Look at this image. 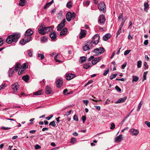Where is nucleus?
Masks as SVG:
<instances>
[{
  "mask_svg": "<svg viewBox=\"0 0 150 150\" xmlns=\"http://www.w3.org/2000/svg\"><path fill=\"white\" fill-rule=\"evenodd\" d=\"M50 36L51 39L53 40H55L56 38V33L55 31L51 33L50 34Z\"/></svg>",
  "mask_w": 150,
  "mask_h": 150,
  "instance_id": "f3484780",
  "label": "nucleus"
},
{
  "mask_svg": "<svg viewBox=\"0 0 150 150\" xmlns=\"http://www.w3.org/2000/svg\"><path fill=\"white\" fill-rule=\"evenodd\" d=\"M58 55V54H57L55 57H54V59L56 62H62V61L61 60H59L57 59V57Z\"/></svg>",
  "mask_w": 150,
  "mask_h": 150,
  "instance_id": "49530a36",
  "label": "nucleus"
},
{
  "mask_svg": "<svg viewBox=\"0 0 150 150\" xmlns=\"http://www.w3.org/2000/svg\"><path fill=\"white\" fill-rule=\"evenodd\" d=\"M83 49L84 51H86L90 49L88 45L86 42L85 43L84 45H83Z\"/></svg>",
  "mask_w": 150,
  "mask_h": 150,
  "instance_id": "6ab92c4d",
  "label": "nucleus"
},
{
  "mask_svg": "<svg viewBox=\"0 0 150 150\" xmlns=\"http://www.w3.org/2000/svg\"><path fill=\"white\" fill-rule=\"evenodd\" d=\"M121 29L119 28L118 31L117 32L116 34V38H117L118 36L121 33Z\"/></svg>",
  "mask_w": 150,
  "mask_h": 150,
  "instance_id": "3c124183",
  "label": "nucleus"
},
{
  "mask_svg": "<svg viewBox=\"0 0 150 150\" xmlns=\"http://www.w3.org/2000/svg\"><path fill=\"white\" fill-rule=\"evenodd\" d=\"M33 32L31 30L28 29L25 32V35H30L31 36V35L33 34Z\"/></svg>",
  "mask_w": 150,
  "mask_h": 150,
  "instance_id": "b1692460",
  "label": "nucleus"
},
{
  "mask_svg": "<svg viewBox=\"0 0 150 150\" xmlns=\"http://www.w3.org/2000/svg\"><path fill=\"white\" fill-rule=\"evenodd\" d=\"M117 74H116L112 75L110 77V79L111 80H112L113 79L115 78L117 76Z\"/></svg>",
  "mask_w": 150,
  "mask_h": 150,
  "instance_id": "09e8293b",
  "label": "nucleus"
},
{
  "mask_svg": "<svg viewBox=\"0 0 150 150\" xmlns=\"http://www.w3.org/2000/svg\"><path fill=\"white\" fill-rule=\"evenodd\" d=\"M99 50L100 54H103L104 52L105 49L103 47H100L99 49Z\"/></svg>",
  "mask_w": 150,
  "mask_h": 150,
  "instance_id": "e433bc0d",
  "label": "nucleus"
},
{
  "mask_svg": "<svg viewBox=\"0 0 150 150\" xmlns=\"http://www.w3.org/2000/svg\"><path fill=\"white\" fill-rule=\"evenodd\" d=\"M45 33L52 29L51 26H49L47 27H45Z\"/></svg>",
  "mask_w": 150,
  "mask_h": 150,
  "instance_id": "bb28decb",
  "label": "nucleus"
},
{
  "mask_svg": "<svg viewBox=\"0 0 150 150\" xmlns=\"http://www.w3.org/2000/svg\"><path fill=\"white\" fill-rule=\"evenodd\" d=\"M105 21V19L103 15H100L99 17L98 22L100 24H104Z\"/></svg>",
  "mask_w": 150,
  "mask_h": 150,
  "instance_id": "9b49d317",
  "label": "nucleus"
},
{
  "mask_svg": "<svg viewBox=\"0 0 150 150\" xmlns=\"http://www.w3.org/2000/svg\"><path fill=\"white\" fill-rule=\"evenodd\" d=\"M76 141V139L74 138L73 137L71 138L70 140V142L72 143H75Z\"/></svg>",
  "mask_w": 150,
  "mask_h": 150,
  "instance_id": "de8ad7c7",
  "label": "nucleus"
},
{
  "mask_svg": "<svg viewBox=\"0 0 150 150\" xmlns=\"http://www.w3.org/2000/svg\"><path fill=\"white\" fill-rule=\"evenodd\" d=\"M37 57H40V59L41 60L43 59L44 58V56L43 54H40L39 53L38 54Z\"/></svg>",
  "mask_w": 150,
  "mask_h": 150,
  "instance_id": "37998d69",
  "label": "nucleus"
},
{
  "mask_svg": "<svg viewBox=\"0 0 150 150\" xmlns=\"http://www.w3.org/2000/svg\"><path fill=\"white\" fill-rule=\"evenodd\" d=\"M66 6L68 8H71L72 6V3L71 1H69L67 4Z\"/></svg>",
  "mask_w": 150,
  "mask_h": 150,
  "instance_id": "7c9ffc66",
  "label": "nucleus"
},
{
  "mask_svg": "<svg viewBox=\"0 0 150 150\" xmlns=\"http://www.w3.org/2000/svg\"><path fill=\"white\" fill-rule=\"evenodd\" d=\"M92 52L94 53V55L97 56L100 54L99 48H97L94 49Z\"/></svg>",
  "mask_w": 150,
  "mask_h": 150,
  "instance_id": "4be33fe9",
  "label": "nucleus"
},
{
  "mask_svg": "<svg viewBox=\"0 0 150 150\" xmlns=\"http://www.w3.org/2000/svg\"><path fill=\"white\" fill-rule=\"evenodd\" d=\"M76 75L75 74H72L71 73L66 74V79L67 80H70L76 77Z\"/></svg>",
  "mask_w": 150,
  "mask_h": 150,
  "instance_id": "423d86ee",
  "label": "nucleus"
},
{
  "mask_svg": "<svg viewBox=\"0 0 150 150\" xmlns=\"http://www.w3.org/2000/svg\"><path fill=\"white\" fill-rule=\"evenodd\" d=\"M123 13H122L120 14L118 17L119 20H120L121 18L123 19Z\"/></svg>",
  "mask_w": 150,
  "mask_h": 150,
  "instance_id": "0e129e2a",
  "label": "nucleus"
},
{
  "mask_svg": "<svg viewBox=\"0 0 150 150\" xmlns=\"http://www.w3.org/2000/svg\"><path fill=\"white\" fill-rule=\"evenodd\" d=\"M145 124L147 126L150 127V122L148 121H145L144 122Z\"/></svg>",
  "mask_w": 150,
  "mask_h": 150,
  "instance_id": "bf43d9fd",
  "label": "nucleus"
},
{
  "mask_svg": "<svg viewBox=\"0 0 150 150\" xmlns=\"http://www.w3.org/2000/svg\"><path fill=\"white\" fill-rule=\"evenodd\" d=\"M86 31L84 30H82L79 34V37L80 39H82L84 37L86 34Z\"/></svg>",
  "mask_w": 150,
  "mask_h": 150,
  "instance_id": "f8f14e48",
  "label": "nucleus"
},
{
  "mask_svg": "<svg viewBox=\"0 0 150 150\" xmlns=\"http://www.w3.org/2000/svg\"><path fill=\"white\" fill-rule=\"evenodd\" d=\"M28 53L30 57H32L33 53V51L32 50H29L28 51Z\"/></svg>",
  "mask_w": 150,
  "mask_h": 150,
  "instance_id": "79ce46f5",
  "label": "nucleus"
},
{
  "mask_svg": "<svg viewBox=\"0 0 150 150\" xmlns=\"http://www.w3.org/2000/svg\"><path fill=\"white\" fill-rule=\"evenodd\" d=\"M94 107L98 110H100V107L99 106H95Z\"/></svg>",
  "mask_w": 150,
  "mask_h": 150,
  "instance_id": "774afa93",
  "label": "nucleus"
},
{
  "mask_svg": "<svg viewBox=\"0 0 150 150\" xmlns=\"http://www.w3.org/2000/svg\"><path fill=\"white\" fill-rule=\"evenodd\" d=\"M129 130L130 133L132 135L136 136L139 133V132L137 129L132 128Z\"/></svg>",
  "mask_w": 150,
  "mask_h": 150,
  "instance_id": "0eeeda50",
  "label": "nucleus"
},
{
  "mask_svg": "<svg viewBox=\"0 0 150 150\" xmlns=\"http://www.w3.org/2000/svg\"><path fill=\"white\" fill-rule=\"evenodd\" d=\"M142 62L141 60L138 61L137 62V67L138 68H140L142 65Z\"/></svg>",
  "mask_w": 150,
  "mask_h": 150,
  "instance_id": "c03bdc74",
  "label": "nucleus"
},
{
  "mask_svg": "<svg viewBox=\"0 0 150 150\" xmlns=\"http://www.w3.org/2000/svg\"><path fill=\"white\" fill-rule=\"evenodd\" d=\"M115 89L116 90L118 91H121V88H119L118 86H116L115 87Z\"/></svg>",
  "mask_w": 150,
  "mask_h": 150,
  "instance_id": "052dcab7",
  "label": "nucleus"
},
{
  "mask_svg": "<svg viewBox=\"0 0 150 150\" xmlns=\"http://www.w3.org/2000/svg\"><path fill=\"white\" fill-rule=\"evenodd\" d=\"M53 0H52L50 2L47 3L45 5L44 8V9H46L48 7H49L50 5H51L53 3Z\"/></svg>",
  "mask_w": 150,
  "mask_h": 150,
  "instance_id": "393cba45",
  "label": "nucleus"
},
{
  "mask_svg": "<svg viewBox=\"0 0 150 150\" xmlns=\"http://www.w3.org/2000/svg\"><path fill=\"white\" fill-rule=\"evenodd\" d=\"M20 42L21 44L24 45L28 42H27L26 40H25L24 38L21 40Z\"/></svg>",
  "mask_w": 150,
  "mask_h": 150,
  "instance_id": "58836bf2",
  "label": "nucleus"
},
{
  "mask_svg": "<svg viewBox=\"0 0 150 150\" xmlns=\"http://www.w3.org/2000/svg\"><path fill=\"white\" fill-rule=\"evenodd\" d=\"M20 36V35L19 33H15L14 34L8 35L7 37L6 42L9 44L12 42L16 43L17 42Z\"/></svg>",
  "mask_w": 150,
  "mask_h": 150,
  "instance_id": "f257e3e1",
  "label": "nucleus"
},
{
  "mask_svg": "<svg viewBox=\"0 0 150 150\" xmlns=\"http://www.w3.org/2000/svg\"><path fill=\"white\" fill-rule=\"evenodd\" d=\"M127 98L126 96L123 98H120L118 99L117 101L115 102V103L116 104L122 103L125 101Z\"/></svg>",
  "mask_w": 150,
  "mask_h": 150,
  "instance_id": "2eb2a0df",
  "label": "nucleus"
},
{
  "mask_svg": "<svg viewBox=\"0 0 150 150\" xmlns=\"http://www.w3.org/2000/svg\"><path fill=\"white\" fill-rule=\"evenodd\" d=\"M127 65V63L125 62L123 64L121 68L122 69H125V67Z\"/></svg>",
  "mask_w": 150,
  "mask_h": 150,
  "instance_id": "680f3d73",
  "label": "nucleus"
},
{
  "mask_svg": "<svg viewBox=\"0 0 150 150\" xmlns=\"http://www.w3.org/2000/svg\"><path fill=\"white\" fill-rule=\"evenodd\" d=\"M86 42V43L87 44L88 43H89L88 46H90L91 47V48L92 47V46H93L92 43H93V42L92 41H92L89 40L88 41H87Z\"/></svg>",
  "mask_w": 150,
  "mask_h": 150,
  "instance_id": "a19ab883",
  "label": "nucleus"
},
{
  "mask_svg": "<svg viewBox=\"0 0 150 150\" xmlns=\"http://www.w3.org/2000/svg\"><path fill=\"white\" fill-rule=\"evenodd\" d=\"M101 58L100 57H98L95 58L92 61V63L93 65L96 64L100 60Z\"/></svg>",
  "mask_w": 150,
  "mask_h": 150,
  "instance_id": "dca6fc26",
  "label": "nucleus"
},
{
  "mask_svg": "<svg viewBox=\"0 0 150 150\" xmlns=\"http://www.w3.org/2000/svg\"><path fill=\"white\" fill-rule=\"evenodd\" d=\"M76 17V14L74 13H71V12H69L67 13L66 16V19L67 21L70 22L71 18L74 19Z\"/></svg>",
  "mask_w": 150,
  "mask_h": 150,
  "instance_id": "f03ea898",
  "label": "nucleus"
},
{
  "mask_svg": "<svg viewBox=\"0 0 150 150\" xmlns=\"http://www.w3.org/2000/svg\"><path fill=\"white\" fill-rule=\"evenodd\" d=\"M132 110L129 114H127L125 117L124 118L123 120L121 122L123 123L126 120L127 118L129 116L131 113L132 112Z\"/></svg>",
  "mask_w": 150,
  "mask_h": 150,
  "instance_id": "f704fd0d",
  "label": "nucleus"
},
{
  "mask_svg": "<svg viewBox=\"0 0 150 150\" xmlns=\"http://www.w3.org/2000/svg\"><path fill=\"white\" fill-rule=\"evenodd\" d=\"M100 37L98 34H96L95 35L93 38L92 41L94 44H97L99 42Z\"/></svg>",
  "mask_w": 150,
  "mask_h": 150,
  "instance_id": "20e7f679",
  "label": "nucleus"
},
{
  "mask_svg": "<svg viewBox=\"0 0 150 150\" xmlns=\"http://www.w3.org/2000/svg\"><path fill=\"white\" fill-rule=\"evenodd\" d=\"M86 119V116L84 115L82 116V119L83 121V122L84 123L85 122V121Z\"/></svg>",
  "mask_w": 150,
  "mask_h": 150,
  "instance_id": "e2e57ef3",
  "label": "nucleus"
},
{
  "mask_svg": "<svg viewBox=\"0 0 150 150\" xmlns=\"http://www.w3.org/2000/svg\"><path fill=\"white\" fill-rule=\"evenodd\" d=\"M42 93V90H41L37 91L34 93V95L36 96L41 95Z\"/></svg>",
  "mask_w": 150,
  "mask_h": 150,
  "instance_id": "c85d7f7f",
  "label": "nucleus"
},
{
  "mask_svg": "<svg viewBox=\"0 0 150 150\" xmlns=\"http://www.w3.org/2000/svg\"><path fill=\"white\" fill-rule=\"evenodd\" d=\"M73 119L74 120L76 121H78L79 120L77 116L76 115H74L73 117Z\"/></svg>",
  "mask_w": 150,
  "mask_h": 150,
  "instance_id": "4d7b16f0",
  "label": "nucleus"
},
{
  "mask_svg": "<svg viewBox=\"0 0 150 150\" xmlns=\"http://www.w3.org/2000/svg\"><path fill=\"white\" fill-rule=\"evenodd\" d=\"M47 40V38L46 37H43L41 39V41L44 42Z\"/></svg>",
  "mask_w": 150,
  "mask_h": 150,
  "instance_id": "603ef678",
  "label": "nucleus"
},
{
  "mask_svg": "<svg viewBox=\"0 0 150 150\" xmlns=\"http://www.w3.org/2000/svg\"><path fill=\"white\" fill-rule=\"evenodd\" d=\"M11 128V127H1V129H4L5 130H7L8 129H10Z\"/></svg>",
  "mask_w": 150,
  "mask_h": 150,
  "instance_id": "13d9d810",
  "label": "nucleus"
},
{
  "mask_svg": "<svg viewBox=\"0 0 150 150\" xmlns=\"http://www.w3.org/2000/svg\"><path fill=\"white\" fill-rule=\"evenodd\" d=\"M45 27L40 26L38 29V31L39 34L42 35H44L45 33Z\"/></svg>",
  "mask_w": 150,
  "mask_h": 150,
  "instance_id": "ddd939ff",
  "label": "nucleus"
},
{
  "mask_svg": "<svg viewBox=\"0 0 150 150\" xmlns=\"http://www.w3.org/2000/svg\"><path fill=\"white\" fill-rule=\"evenodd\" d=\"M31 38V36L30 35H25L24 40H26L28 42L30 41Z\"/></svg>",
  "mask_w": 150,
  "mask_h": 150,
  "instance_id": "a878e982",
  "label": "nucleus"
},
{
  "mask_svg": "<svg viewBox=\"0 0 150 150\" xmlns=\"http://www.w3.org/2000/svg\"><path fill=\"white\" fill-rule=\"evenodd\" d=\"M19 88V85L17 83H16L12 84V88L13 90L14 93H16L17 90Z\"/></svg>",
  "mask_w": 150,
  "mask_h": 150,
  "instance_id": "6e6552de",
  "label": "nucleus"
},
{
  "mask_svg": "<svg viewBox=\"0 0 150 150\" xmlns=\"http://www.w3.org/2000/svg\"><path fill=\"white\" fill-rule=\"evenodd\" d=\"M111 127H110V129H114L115 127V125L114 123H111Z\"/></svg>",
  "mask_w": 150,
  "mask_h": 150,
  "instance_id": "864d4df0",
  "label": "nucleus"
},
{
  "mask_svg": "<svg viewBox=\"0 0 150 150\" xmlns=\"http://www.w3.org/2000/svg\"><path fill=\"white\" fill-rule=\"evenodd\" d=\"M66 20L64 19L61 22V23L57 27V30L58 31L61 30L62 28L65 26V23Z\"/></svg>",
  "mask_w": 150,
  "mask_h": 150,
  "instance_id": "39448f33",
  "label": "nucleus"
},
{
  "mask_svg": "<svg viewBox=\"0 0 150 150\" xmlns=\"http://www.w3.org/2000/svg\"><path fill=\"white\" fill-rule=\"evenodd\" d=\"M122 135L120 134L116 137L115 139V142L116 143H119L123 140Z\"/></svg>",
  "mask_w": 150,
  "mask_h": 150,
  "instance_id": "1a4fd4ad",
  "label": "nucleus"
},
{
  "mask_svg": "<svg viewBox=\"0 0 150 150\" xmlns=\"http://www.w3.org/2000/svg\"><path fill=\"white\" fill-rule=\"evenodd\" d=\"M63 81L62 79L61 78L58 79H57L56 81L57 86V87L59 88L62 86Z\"/></svg>",
  "mask_w": 150,
  "mask_h": 150,
  "instance_id": "9d476101",
  "label": "nucleus"
},
{
  "mask_svg": "<svg viewBox=\"0 0 150 150\" xmlns=\"http://www.w3.org/2000/svg\"><path fill=\"white\" fill-rule=\"evenodd\" d=\"M94 58V57L93 56H91L88 59V61H90L93 59Z\"/></svg>",
  "mask_w": 150,
  "mask_h": 150,
  "instance_id": "69168bd1",
  "label": "nucleus"
},
{
  "mask_svg": "<svg viewBox=\"0 0 150 150\" xmlns=\"http://www.w3.org/2000/svg\"><path fill=\"white\" fill-rule=\"evenodd\" d=\"M143 103V101H141L139 103L138 106L137 108V111L138 112L139 110Z\"/></svg>",
  "mask_w": 150,
  "mask_h": 150,
  "instance_id": "c756f323",
  "label": "nucleus"
},
{
  "mask_svg": "<svg viewBox=\"0 0 150 150\" xmlns=\"http://www.w3.org/2000/svg\"><path fill=\"white\" fill-rule=\"evenodd\" d=\"M90 67V66L88 63H86L84 65L83 68L85 69H88Z\"/></svg>",
  "mask_w": 150,
  "mask_h": 150,
  "instance_id": "a18cd8bd",
  "label": "nucleus"
},
{
  "mask_svg": "<svg viewBox=\"0 0 150 150\" xmlns=\"http://www.w3.org/2000/svg\"><path fill=\"white\" fill-rule=\"evenodd\" d=\"M50 125L52 126L53 127H55L56 126V124L54 121H53L51 122L49 124Z\"/></svg>",
  "mask_w": 150,
  "mask_h": 150,
  "instance_id": "8fccbe9b",
  "label": "nucleus"
},
{
  "mask_svg": "<svg viewBox=\"0 0 150 150\" xmlns=\"http://www.w3.org/2000/svg\"><path fill=\"white\" fill-rule=\"evenodd\" d=\"M98 8L99 10L102 11L103 13H105L106 11V7L105 3L103 2H101L98 5Z\"/></svg>",
  "mask_w": 150,
  "mask_h": 150,
  "instance_id": "7ed1b4c3",
  "label": "nucleus"
},
{
  "mask_svg": "<svg viewBox=\"0 0 150 150\" xmlns=\"http://www.w3.org/2000/svg\"><path fill=\"white\" fill-rule=\"evenodd\" d=\"M144 11L146 12L147 11V8H149V6L147 3H144Z\"/></svg>",
  "mask_w": 150,
  "mask_h": 150,
  "instance_id": "72a5a7b5",
  "label": "nucleus"
},
{
  "mask_svg": "<svg viewBox=\"0 0 150 150\" xmlns=\"http://www.w3.org/2000/svg\"><path fill=\"white\" fill-rule=\"evenodd\" d=\"M29 79V77L28 75L23 76L22 77V79L25 82H28Z\"/></svg>",
  "mask_w": 150,
  "mask_h": 150,
  "instance_id": "aec40b11",
  "label": "nucleus"
},
{
  "mask_svg": "<svg viewBox=\"0 0 150 150\" xmlns=\"http://www.w3.org/2000/svg\"><path fill=\"white\" fill-rule=\"evenodd\" d=\"M67 29L65 28L60 32L59 35L61 36H62L65 35L67 33Z\"/></svg>",
  "mask_w": 150,
  "mask_h": 150,
  "instance_id": "a211bd4d",
  "label": "nucleus"
},
{
  "mask_svg": "<svg viewBox=\"0 0 150 150\" xmlns=\"http://www.w3.org/2000/svg\"><path fill=\"white\" fill-rule=\"evenodd\" d=\"M109 71V68H108L107 70L105 71L104 73L103 74V75L104 76H106L107 75V74L108 73Z\"/></svg>",
  "mask_w": 150,
  "mask_h": 150,
  "instance_id": "6e6d98bb",
  "label": "nucleus"
},
{
  "mask_svg": "<svg viewBox=\"0 0 150 150\" xmlns=\"http://www.w3.org/2000/svg\"><path fill=\"white\" fill-rule=\"evenodd\" d=\"M20 65H21L20 64L17 63L16 64V65L14 68L15 70L16 71H17L18 69H19Z\"/></svg>",
  "mask_w": 150,
  "mask_h": 150,
  "instance_id": "c9c22d12",
  "label": "nucleus"
},
{
  "mask_svg": "<svg viewBox=\"0 0 150 150\" xmlns=\"http://www.w3.org/2000/svg\"><path fill=\"white\" fill-rule=\"evenodd\" d=\"M131 51V50H126L124 52V54L125 55H127L129 53V52H130V51Z\"/></svg>",
  "mask_w": 150,
  "mask_h": 150,
  "instance_id": "5fc2aeb1",
  "label": "nucleus"
},
{
  "mask_svg": "<svg viewBox=\"0 0 150 150\" xmlns=\"http://www.w3.org/2000/svg\"><path fill=\"white\" fill-rule=\"evenodd\" d=\"M25 69V68H20L18 73V75H20L22 74Z\"/></svg>",
  "mask_w": 150,
  "mask_h": 150,
  "instance_id": "2f4dec72",
  "label": "nucleus"
},
{
  "mask_svg": "<svg viewBox=\"0 0 150 150\" xmlns=\"http://www.w3.org/2000/svg\"><path fill=\"white\" fill-rule=\"evenodd\" d=\"M86 60V57H80V60L81 63L85 62Z\"/></svg>",
  "mask_w": 150,
  "mask_h": 150,
  "instance_id": "ea45409f",
  "label": "nucleus"
},
{
  "mask_svg": "<svg viewBox=\"0 0 150 150\" xmlns=\"http://www.w3.org/2000/svg\"><path fill=\"white\" fill-rule=\"evenodd\" d=\"M148 71H145L144 72L143 76L142 81H144V80L146 79V75L147 74Z\"/></svg>",
  "mask_w": 150,
  "mask_h": 150,
  "instance_id": "4c0bfd02",
  "label": "nucleus"
},
{
  "mask_svg": "<svg viewBox=\"0 0 150 150\" xmlns=\"http://www.w3.org/2000/svg\"><path fill=\"white\" fill-rule=\"evenodd\" d=\"M52 92L51 88L49 86H47L45 88V93L47 94H50L52 93Z\"/></svg>",
  "mask_w": 150,
  "mask_h": 150,
  "instance_id": "4468645a",
  "label": "nucleus"
},
{
  "mask_svg": "<svg viewBox=\"0 0 150 150\" xmlns=\"http://www.w3.org/2000/svg\"><path fill=\"white\" fill-rule=\"evenodd\" d=\"M90 2L89 1H87L84 4V5L85 6H88Z\"/></svg>",
  "mask_w": 150,
  "mask_h": 150,
  "instance_id": "338daca9",
  "label": "nucleus"
},
{
  "mask_svg": "<svg viewBox=\"0 0 150 150\" xmlns=\"http://www.w3.org/2000/svg\"><path fill=\"white\" fill-rule=\"evenodd\" d=\"M132 82H137L139 80V78L137 76H133Z\"/></svg>",
  "mask_w": 150,
  "mask_h": 150,
  "instance_id": "473e14b6",
  "label": "nucleus"
},
{
  "mask_svg": "<svg viewBox=\"0 0 150 150\" xmlns=\"http://www.w3.org/2000/svg\"><path fill=\"white\" fill-rule=\"evenodd\" d=\"M111 37V35L109 33H107L103 37V39L105 41H107Z\"/></svg>",
  "mask_w": 150,
  "mask_h": 150,
  "instance_id": "412c9836",
  "label": "nucleus"
},
{
  "mask_svg": "<svg viewBox=\"0 0 150 150\" xmlns=\"http://www.w3.org/2000/svg\"><path fill=\"white\" fill-rule=\"evenodd\" d=\"M20 2L18 4L20 6H23L25 2V0H20Z\"/></svg>",
  "mask_w": 150,
  "mask_h": 150,
  "instance_id": "cd10ccee",
  "label": "nucleus"
},
{
  "mask_svg": "<svg viewBox=\"0 0 150 150\" xmlns=\"http://www.w3.org/2000/svg\"><path fill=\"white\" fill-rule=\"evenodd\" d=\"M14 73L13 69L11 68L8 71V76L9 77H11Z\"/></svg>",
  "mask_w": 150,
  "mask_h": 150,
  "instance_id": "5701e85b",
  "label": "nucleus"
}]
</instances>
